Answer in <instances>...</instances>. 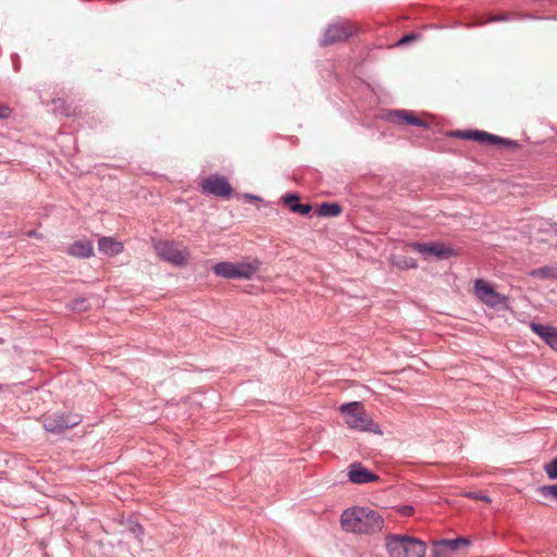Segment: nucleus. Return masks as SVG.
I'll return each instance as SVG.
<instances>
[{
  "instance_id": "obj_1",
  "label": "nucleus",
  "mask_w": 557,
  "mask_h": 557,
  "mask_svg": "<svg viewBox=\"0 0 557 557\" xmlns=\"http://www.w3.org/2000/svg\"><path fill=\"white\" fill-rule=\"evenodd\" d=\"M341 524L347 532L373 534L383 529L384 519L369 507H352L343 511Z\"/></svg>"
},
{
  "instance_id": "obj_2",
  "label": "nucleus",
  "mask_w": 557,
  "mask_h": 557,
  "mask_svg": "<svg viewBox=\"0 0 557 557\" xmlns=\"http://www.w3.org/2000/svg\"><path fill=\"white\" fill-rule=\"evenodd\" d=\"M386 548L391 557H424L426 544L413 536L388 534Z\"/></svg>"
},
{
  "instance_id": "obj_3",
  "label": "nucleus",
  "mask_w": 557,
  "mask_h": 557,
  "mask_svg": "<svg viewBox=\"0 0 557 557\" xmlns=\"http://www.w3.org/2000/svg\"><path fill=\"white\" fill-rule=\"evenodd\" d=\"M341 412L345 423L354 430L381 433L380 425L375 423L364 411L359 401L347 403L341 406Z\"/></svg>"
},
{
  "instance_id": "obj_4",
  "label": "nucleus",
  "mask_w": 557,
  "mask_h": 557,
  "mask_svg": "<svg viewBox=\"0 0 557 557\" xmlns=\"http://www.w3.org/2000/svg\"><path fill=\"white\" fill-rule=\"evenodd\" d=\"M450 136L461 139L475 140L487 145H502L505 147L517 148L519 144L515 140H510L497 135L490 134L484 131H453Z\"/></svg>"
},
{
  "instance_id": "obj_5",
  "label": "nucleus",
  "mask_w": 557,
  "mask_h": 557,
  "mask_svg": "<svg viewBox=\"0 0 557 557\" xmlns=\"http://www.w3.org/2000/svg\"><path fill=\"white\" fill-rule=\"evenodd\" d=\"M82 419L73 413H52L44 419V429L47 432L61 434L81 423Z\"/></svg>"
},
{
  "instance_id": "obj_6",
  "label": "nucleus",
  "mask_w": 557,
  "mask_h": 557,
  "mask_svg": "<svg viewBox=\"0 0 557 557\" xmlns=\"http://www.w3.org/2000/svg\"><path fill=\"white\" fill-rule=\"evenodd\" d=\"M474 292L478 298L491 308L507 307L508 298L497 293L490 284H487L482 278L475 281Z\"/></svg>"
},
{
  "instance_id": "obj_7",
  "label": "nucleus",
  "mask_w": 557,
  "mask_h": 557,
  "mask_svg": "<svg viewBox=\"0 0 557 557\" xmlns=\"http://www.w3.org/2000/svg\"><path fill=\"white\" fill-rule=\"evenodd\" d=\"M355 27L348 21H338L330 24L325 29L324 36L321 39L322 46H327L344 41L352 36Z\"/></svg>"
},
{
  "instance_id": "obj_8",
  "label": "nucleus",
  "mask_w": 557,
  "mask_h": 557,
  "mask_svg": "<svg viewBox=\"0 0 557 557\" xmlns=\"http://www.w3.org/2000/svg\"><path fill=\"white\" fill-rule=\"evenodd\" d=\"M201 191L206 195L228 198L232 195V186L226 177L212 174L201 182Z\"/></svg>"
},
{
  "instance_id": "obj_9",
  "label": "nucleus",
  "mask_w": 557,
  "mask_h": 557,
  "mask_svg": "<svg viewBox=\"0 0 557 557\" xmlns=\"http://www.w3.org/2000/svg\"><path fill=\"white\" fill-rule=\"evenodd\" d=\"M410 247L423 257L434 256L437 260H445L455 256V250L440 243H420L414 242Z\"/></svg>"
},
{
  "instance_id": "obj_10",
  "label": "nucleus",
  "mask_w": 557,
  "mask_h": 557,
  "mask_svg": "<svg viewBox=\"0 0 557 557\" xmlns=\"http://www.w3.org/2000/svg\"><path fill=\"white\" fill-rule=\"evenodd\" d=\"M158 256L175 265H183L187 258L184 251L177 249L175 245L168 240H160L154 244Z\"/></svg>"
},
{
  "instance_id": "obj_11",
  "label": "nucleus",
  "mask_w": 557,
  "mask_h": 557,
  "mask_svg": "<svg viewBox=\"0 0 557 557\" xmlns=\"http://www.w3.org/2000/svg\"><path fill=\"white\" fill-rule=\"evenodd\" d=\"M347 476L354 484H367L380 480L377 474L363 467L361 462H352L349 465L347 468Z\"/></svg>"
},
{
  "instance_id": "obj_12",
  "label": "nucleus",
  "mask_w": 557,
  "mask_h": 557,
  "mask_svg": "<svg viewBox=\"0 0 557 557\" xmlns=\"http://www.w3.org/2000/svg\"><path fill=\"white\" fill-rule=\"evenodd\" d=\"M387 120L391 122L398 123H407L410 125L419 126L428 129L430 127L429 123L421 120L420 117L414 116L411 112L406 110H392L387 113Z\"/></svg>"
},
{
  "instance_id": "obj_13",
  "label": "nucleus",
  "mask_w": 557,
  "mask_h": 557,
  "mask_svg": "<svg viewBox=\"0 0 557 557\" xmlns=\"http://www.w3.org/2000/svg\"><path fill=\"white\" fill-rule=\"evenodd\" d=\"M470 544V539L465 536H459L457 539H444L434 543L433 556L441 557L443 550L447 549L449 552H455L459 549L460 546H468Z\"/></svg>"
},
{
  "instance_id": "obj_14",
  "label": "nucleus",
  "mask_w": 557,
  "mask_h": 557,
  "mask_svg": "<svg viewBox=\"0 0 557 557\" xmlns=\"http://www.w3.org/2000/svg\"><path fill=\"white\" fill-rule=\"evenodd\" d=\"M531 330L537 334L549 347L557 350V327L531 322Z\"/></svg>"
},
{
  "instance_id": "obj_15",
  "label": "nucleus",
  "mask_w": 557,
  "mask_h": 557,
  "mask_svg": "<svg viewBox=\"0 0 557 557\" xmlns=\"http://www.w3.org/2000/svg\"><path fill=\"white\" fill-rule=\"evenodd\" d=\"M260 262L257 260L234 262V280H250L257 273Z\"/></svg>"
},
{
  "instance_id": "obj_16",
  "label": "nucleus",
  "mask_w": 557,
  "mask_h": 557,
  "mask_svg": "<svg viewBox=\"0 0 557 557\" xmlns=\"http://www.w3.org/2000/svg\"><path fill=\"white\" fill-rule=\"evenodd\" d=\"M66 251L75 258L87 259L94 255V245L90 240H76L67 247Z\"/></svg>"
},
{
  "instance_id": "obj_17",
  "label": "nucleus",
  "mask_w": 557,
  "mask_h": 557,
  "mask_svg": "<svg viewBox=\"0 0 557 557\" xmlns=\"http://www.w3.org/2000/svg\"><path fill=\"white\" fill-rule=\"evenodd\" d=\"M98 249L103 255L116 256L122 252L123 245L112 237H101L98 240Z\"/></svg>"
},
{
  "instance_id": "obj_18",
  "label": "nucleus",
  "mask_w": 557,
  "mask_h": 557,
  "mask_svg": "<svg viewBox=\"0 0 557 557\" xmlns=\"http://www.w3.org/2000/svg\"><path fill=\"white\" fill-rule=\"evenodd\" d=\"M212 271L219 277L234 280V262H218L216 264L213 265Z\"/></svg>"
},
{
  "instance_id": "obj_19",
  "label": "nucleus",
  "mask_w": 557,
  "mask_h": 557,
  "mask_svg": "<svg viewBox=\"0 0 557 557\" xmlns=\"http://www.w3.org/2000/svg\"><path fill=\"white\" fill-rule=\"evenodd\" d=\"M342 211V207L336 202H323L319 207L318 214L321 216H337Z\"/></svg>"
},
{
  "instance_id": "obj_20",
  "label": "nucleus",
  "mask_w": 557,
  "mask_h": 557,
  "mask_svg": "<svg viewBox=\"0 0 557 557\" xmlns=\"http://www.w3.org/2000/svg\"><path fill=\"white\" fill-rule=\"evenodd\" d=\"M67 308L76 312H85L89 310L90 305L86 297H77L67 304Z\"/></svg>"
},
{
  "instance_id": "obj_21",
  "label": "nucleus",
  "mask_w": 557,
  "mask_h": 557,
  "mask_svg": "<svg viewBox=\"0 0 557 557\" xmlns=\"http://www.w3.org/2000/svg\"><path fill=\"white\" fill-rule=\"evenodd\" d=\"M537 492L545 498H552L557 502V484L543 485L537 488Z\"/></svg>"
},
{
  "instance_id": "obj_22",
  "label": "nucleus",
  "mask_w": 557,
  "mask_h": 557,
  "mask_svg": "<svg viewBox=\"0 0 557 557\" xmlns=\"http://www.w3.org/2000/svg\"><path fill=\"white\" fill-rule=\"evenodd\" d=\"M285 206L293 212V208L299 206V195L296 193H288L282 197Z\"/></svg>"
},
{
  "instance_id": "obj_23",
  "label": "nucleus",
  "mask_w": 557,
  "mask_h": 557,
  "mask_svg": "<svg viewBox=\"0 0 557 557\" xmlns=\"http://www.w3.org/2000/svg\"><path fill=\"white\" fill-rule=\"evenodd\" d=\"M544 471L548 479H557V456L544 466Z\"/></svg>"
},
{
  "instance_id": "obj_24",
  "label": "nucleus",
  "mask_w": 557,
  "mask_h": 557,
  "mask_svg": "<svg viewBox=\"0 0 557 557\" xmlns=\"http://www.w3.org/2000/svg\"><path fill=\"white\" fill-rule=\"evenodd\" d=\"M554 269L548 267H543L540 269H536L532 272L533 276L540 277V278H547L553 276Z\"/></svg>"
},
{
  "instance_id": "obj_25",
  "label": "nucleus",
  "mask_w": 557,
  "mask_h": 557,
  "mask_svg": "<svg viewBox=\"0 0 557 557\" xmlns=\"http://www.w3.org/2000/svg\"><path fill=\"white\" fill-rule=\"evenodd\" d=\"M398 267L401 269H416L418 267L417 261L411 257H404L399 262Z\"/></svg>"
},
{
  "instance_id": "obj_26",
  "label": "nucleus",
  "mask_w": 557,
  "mask_h": 557,
  "mask_svg": "<svg viewBox=\"0 0 557 557\" xmlns=\"http://www.w3.org/2000/svg\"><path fill=\"white\" fill-rule=\"evenodd\" d=\"M312 207L310 203H299V206L293 208L294 213H299L301 215H307L311 212Z\"/></svg>"
},
{
  "instance_id": "obj_27",
  "label": "nucleus",
  "mask_w": 557,
  "mask_h": 557,
  "mask_svg": "<svg viewBox=\"0 0 557 557\" xmlns=\"http://www.w3.org/2000/svg\"><path fill=\"white\" fill-rule=\"evenodd\" d=\"M419 37H420V36H419L418 34H408V35H405V36H403V37L398 40L397 45H398V46H403V45H406V44H409V42L416 41V40H418V39H419Z\"/></svg>"
},
{
  "instance_id": "obj_28",
  "label": "nucleus",
  "mask_w": 557,
  "mask_h": 557,
  "mask_svg": "<svg viewBox=\"0 0 557 557\" xmlns=\"http://www.w3.org/2000/svg\"><path fill=\"white\" fill-rule=\"evenodd\" d=\"M12 111L11 109L5 104H0V120H5L10 117Z\"/></svg>"
},
{
  "instance_id": "obj_29",
  "label": "nucleus",
  "mask_w": 557,
  "mask_h": 557,
  "mask_svg": "<svg viewBox=\"0 0 557 557\" xmlns=\"http://www.w3.org/2000/svg\"><path fill=\"white\" fill-rule=\"evenodd\" d=\"M470 497L474 498V499H481V500H484L486 503H490L491 499L488 496H486L484 493L482 492H476V493H470L469 494Z\"/></svg>"
},
{
  "instance_id": "obj_30",
  "label": "nucleus",
  "mask_w": 557,
  "mask_h": 557,
  "mask_svg": "<svg viewBox=\"0 0 557 557\" xmlns=\"http://www.w3.org/2000/svg\"><path fill=\"white\" fill-rule=\"evenodd\" d=\"M399 512L401 516L408 517L411 516L413 512V507L405 505L399 508Z\"/></svg>"
},
{
  "instance_id": "obj_31",
  "label": "nucleus",
  "mask_w": 557,
  "mask_h": 557,
  "mask_svg": "<svg viewBox=\"0 0 557 557\" xmlns=\"http://www.w3.org/2000/svg\"><path fill=\"white\" fill-rule=\"evenodd\" d=\"M507 20H508L507 15H494L490 18L491 22H503V21H507Z\"/></svg>"
},
{
  "instance_id": "obj_32",
  "label": "nucleus",
  "mask_w": 557,
  "mask_h": 557,
  "mask_svg": "<svg viewBox=\"0 0 557 557\" xmlns=\"http://www.w3.org/2000/svg\"><path fill=\"white\" fill-rule=\"evenodd\" d=\"M28 236L29 237H38L39 235H38V233L36 231H29L28 232Z\"/></svg>"
},
{
  "instance_id": "obj_33",
  "label": "nucleus",
  "mask_w": 557,
  "mask_h": 557,
  "mask_svg": "<svg viewBox=\"0 0 557 557\" xmlns=\"http://www.w3.org/2000/svg\"><path fill=\"white\" fill-rule=\"evenodd\" d=\"M136 528L138 529V531H139L140 533H143V528H141L139 524H137V525H136Z\"/></svg>"
},
{
  "instance_id": "obj_34",
  "label": "nucleus",
  "mask_w": 557,
  "mask_h": 557,
  "mask_svg": "<svg viewBox=\"0 0 557 557\" xmlns=\"http://www.w3.org/2000/svg\"><path fill=\"white\" fill-rule=\"evenodd\" d=\"M247 197H249V198H251V199H258V197L252 196V195H247Z\"/></svg>"
}]
</instances>
